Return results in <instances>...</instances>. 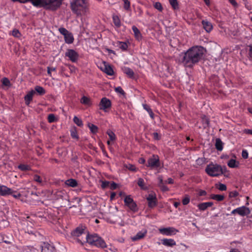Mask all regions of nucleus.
Segmentation results:
<instances>
[{
    "label": "nucleus",
    "mask_w": 252,
    "mask_h": 252,
    "mask_svg": "<svg viewBox=\"0 0 252 252\" xmlns=\"http://www.w3.org/2000/svg\"><path fill=\"white\" fill-rule=\"evenodd\" d=\"M205 52V49L201 46L189 48L184 53L182 63L186 67L191 68L202 59Z\"/></svg>",
    "instance_id": "f257e3e1"
},
{
    "label": "nucleus",
    "mask_w": 252,
    "mask_h": 252,
    "mask_svg": "<svg viewBox=\"0 0 252 252\" xmlns=\"http://www.w3.org/2000/svg\"><path fill=\"white\" fill-rule=\"evenodd\" d=\"M63 0H12L13 2L18 1L20 3H26L30 1L36 7H44L46 9L56 10L62 4Z\"/></svg>",
    "instance_id": "f03ea898"
},
{
    "label": "nucleus",
    "mask_w": 252,
    "mask_h": 252,
    "mask_svg": "<svg viewBox=\"0 0 252 252\" xmlns=\"http://www.w3.org/2000/svg\"><path fill=\"white\" fill-rule=\"evenodd\" d=\"M71 10L78 16L87 14L88 4L86 0H72L70 1Z\"/></svg>",
    "instance_id": "7ed1b4c3"
},
{
    "label": "nucleus",
    "mask_w": 252,
    "mask_h": 252,
    "mask_svg": "<svg viewBox=\"0 0 252 252\" xmlns=\"http://www.w3.org/2000/svg\"><path fill=\"white\" fill-rule=\"evenodd\" d=\"M86 239L87 243L91 246L101 249L106 248L107 246L104 240L96 234H87Z\"/></svg>",
    "instance_id": "20e7f679"
},
{
    "label": "nucleus",
    "mask_w": 252,
    "mask_h": 252,
    "mask_svg": "<svg viewBox=\"0 0 252 252\" xmlns=\"http://www.w3.org/2000/svg\"><path fill=\"white\" fill-rule=\"evenodd\" d=\"M205 172L210 177H218L223 174L221 166L218 164L212 162L207 165Z\"/></svg>",
    "instance_id": "39448f33"
},
{
    "label": "nucleus",
    "mask_w": 252,
    "mask_h": 252,
    "mask_svg": "<svg viewBox=\"0 0 252 252\" xmlns=\"http://www.w3.org/2000/svg\"><path fill=\"white\" fill-rule=\"evenodd\" d=\"M147 167L151 169H158L161 167V163L159 157L158 155L153 154L147 161V163L146 164Z\"/></svg>",
    "instance_id": "423d86ee"
},
{
    "label": "nucleus",
    "mask_w": 252,
    "mask_h": 252,
    "mask_svg": "<svg viewBox=\"0 0 252 252\" xmlns=\"http://www.w3.org/2000/svg\"><path fill=\"white\" fill-rule=\"evenodd\" d=\"M59 31L61 34L64 36V41L66 44H72L74 41L73 35L70 32L64 28H60Z\"/></svg>",
    "instance_id": "0eeeda50"
},
{
    "label": "nucleus",
    "mask_w": 252,
    "mask_h": 252,
    "mask_svg": "<svg viewBox=\"0 0 252 252\" xmlns=\"http://www.w3.org/2000/svg\"><path fill=\"white\" fill-rule=\"evenodd\" d=\"M98 107L100 110L107 112L111 107V102L109 99L103 97L100 99Z\"/></svg>",
    "instance_id": "6e6552de"
},
{
    "label": "nucleus",
    "mask_w": 252,
    "mask_h": 252,
    "mask_svg": "<svg viewBox=\"0 0 252 252\" xmlns=\"http://www.w3.org/2000/svg\"><path fill=\"white\" fill-rule=\"evenodd\" d=\"M65 56L68 57L72 63H76L79 58L78 53L73 49H67Z\"/></svg>",
    "instance_id": "1a4fd4ad"
},
{
    "label": "nucleus",
    "mask_w": 252,
    "mask_h": 252,
    "mask_svg": "<svg viewBox=\"0 0 252 252\" xmlns=\"http://www.w3.org/2000/svg\"><path fill=\"white\" fill-rule=\"evenodd\" d=\"M159 232L163 235L171 236L175 235L178 231L173 227H163L159 229Z\"/></svg>",
    "instance_id": "9d476101"
},
{
    "label": "nucleus",
    "mask_w": 252,
    "mask_h": 252,
    "mask_svg": "<svg viewBox=\"0 0 252 252\" xmlns=\"http://www.w3.org/2000/svg\"><path fill=\"white\" fill-rule=\"evenodd\" d=\"M147 200L148 203V206L150 208L156 207L158 203L156 194L154 193H150L147 197Z\"/></svg>",
    "instance_id": "9b49d317"
},
{
    "label": "nucleus",
    "mask_w": 252,
    "mask_h": 252,
    "mask_svg": "<svg viewBox=\"0 0 252 252\" xmlns=\"http://www.w3.org/2000/svg\"><path fill=\"white\" fill-rule=\"evenodd\" d=\"M41 252H56V249L52 245L47 242H43L40 246Z\"/></svg>",
    "instance_id": "f8f14e48"
},
{
    "label": "nucleus",
    "mask_w": 252,
    "mask_h": 252,
    "mask_svg": "<svg viewBox=\"0 0 252 252\" xmlns=\"http://www.w3.org/2000/svg\"><path fill=\"white\" fill-rule=\"evenodd\" d=\"M13 190L4 185H0V195L5 196L12 194Z\"/></svg>",
    "instance_id": "ddd939ff"
},
{
    "label": "nucleus",
    "mask_w": 252,
    "mask_h": 252,
    "mask_svg": "<svg viewBox=\"0 0 252 252\" xmlns=\"http://www.w3.org/2000/svg\"><path fill=\"white\" fill-rule=\"evenodd\" d=\"M238 214L240 215L241 216H245L250 214V209L246 207L245 206H243L242 207H240L238 208Z\"/></svg>",
    "instance_id": "4468645a"
},
{
    "label": "nucleus",
    "mask_w": 252,
    "mask_h": 252,
    "mask_svg": "<svg viewBox=\"0 0 252 252\" xmlns=\"http://www.w3.org/2000/svg\"><path fill=\"white\" fill-rule=\"evenodd\" d=\"M85 226H78L72 232V235L76 237L80 236V235L85 233Z\"/></svg>",
    "instance_id": "2eb2a0df"
},
{
    "label": "nucleus",
    "mask_w": 252,
    "mask_h": 252,
    "mask_svg": "<svg viewBox=\"0 0 252 252\" xmlns=\"http://www.w3.org/2000/svg\"><path fill=\"white\" fill-rule=\"evenodd\" d=\"M131 29L134 34V38L139 41H141L142 39V35L139 29L135 26H132Z\"/></svg>",
    "instance_id": "dca6fc26"
},
{
    "label": "nucleus",
    "mask_w": 252,
    "mask_h": 252,
    "mask_svg": "<svg viewBox=\"0 0 252 252\" xmlns=\"http://www.w3.org/2000/svg\"><path fill=\"white\" fill-rule=\"evenodd\" d=\"M213 205V202H205V203H200L197 205L198 209L201 211H205L208 207H211Z\"/></svg>",
    "instance_id": "f3484780"
},
{
    "label": "nucleus",
    "mask_w": 252,
    "mask_h": 252,
    "mask_svg": "<svg viewBox=\"0 0 252 252\" xmlns=\"http://www.w3.org/2000/svg\"><path fill=\"white\" fill-rule=\"evenodd\" d=\"M162 244L163 246L172 247L176 246V242L173 239L164 238L161 240Z\"/></svg>",
    "instance_id": "a211bd4d"
},
{
    "label": "nucleus",
    "mask_w": 252,
    "mask_h": 252,
    "mask_svg": "<svg viewBox=\"0 0 252 252\" xmlns=\"http://www.w3.org/2000/svg\"><path fill=\"white\" fill-rule=\"evenodd\" d=\"M147 233V230H146L145 229H142L141 231H139V232H138L136 235L134 236L132 238V239L134 241L140 240L142 238H143Z\"/></svg>",
    "instance_id": "6ab92c4d"
},
{
    "label": "nucleus",
    "mask_w": 252,
    "mask_h": 252,
    "mask_svg": "<svg viewBox=\"0 0 252 252\" xmlns=\"http://www.w3.org/2000/svg\"><path fill=\"white\" fill-rule=\"evenodd\" d=\"M35 94L34 90L29 91L27 95L25 96V103L27 105H29L32 100V97Z\"/></svg>",
    "instance_id": "aec40b11"
},
{
    "label": "nucleus",
    "mask_w": 252,
    "mask_h": 252,
    "mask_svg": "<svg viewBox=\"0 0 252 252\" xmlns=\"http://www.w3.org/2000/svg\"><path fill=\"white\" fill-rule=\"evenodd\" d=\"M104 68H101V70L106 73L108 75H113L114 70H113L111 65L107 64L105 62L104 63Z\"/></svg>",
    "instance_id": "412c9836"
},
{
    "label": "nucleus",
    "mask_w": 252,
    "mask_h": 252,
    "mask_svg": "<svg viewBox=\"0 0 252 252\" xmlns=\"http://www.w3.org/2000/svg\"><path fill=\"white\" fill-rule=\"evenodd\" d=\"M115 46L119 48L123 51H126L128 48V44L125 42L117 41L115 43Z\"/></svg>",
    "instance_id": "4be33fe9"
},
{
    "label": "nucleus",
    "mask_w": 252,
    "mask_h": 252,
    "mask_svg": "<svg viewBox=\"0 0 252 252\" xmlns=\"http://www.w3.org/2000/svg\"><path fill=\"white\" fill-rule=\"evenodd\" d=\"M210 198L217 201L220 202L224 200L225 196L221 194H211Z\"/></svg>",
    "instance_id": "5701e85b"
},
{
    "label": "nucleus",
    "mask_w": 252,
    "mask_h": 252,
    "mask_svg": "<svg viewBox=\"0 0 252 252\" xmlns=\"http://www.w3.org/2000/svg\"><path fill=\"white\" fill-rule=\"evenodd\" d=\"M202 24H203L205 30L207 32H210L212 30L213 26L210 22L203 21H202Z\"/></svg>",
    "instance_id": "b1692460"
},
{
    "label": "nucleus",
    "mask_w": 252,
    "mask_h": 252,
    "mask_svg": "<svg viewBox=\"0 0 252 252\" xmlns=\"http://www.w3.org/2000/svg\"><path fill=\"white\" fill-rule=\"evenodd\" d=\"M227 165L230 168H237L239 167V162L236 159H231L228 161Z\"/></svg>",
    "instance_id": "393cba45"
},
{
    "label": "nucleus",
    "mask_w": 252,
    "mask_h": 252,
    "mask_svg": "<svg viewBox=\"0 0 252 252\" xmlns=\"http://www.w3.org/2000/svg\"><path fill=\"white\" fill-rule=\"evenodd\" d=\"M223 143L220 139L218 138L216 140L215 147L216 149L219 151H221L223 149Z\"/></svg>",
    "instance_id": "a878e982"
},
{
    "label": "nucleus",
    "mask_w": 252,
    "mask_h": 252,
    "mask_svg": "<svg viewBox=\"0 0 252 252\" xmlns=\"http://www.w3.org/2000/svg\"><path fill=\"white\" fill-rule=\"evenodd\" d=\"M137 184L142 190H146L148 189V187L145 185L144 180L142 178L138 179Z\"/></svg>",
    "instance_id": "bb28decb"
},
{
    "label": "nucleus",
    "mask_w": 252,
    "mask_h": 252,
    "mask_svg": "<svg viewBox=\"0 0 252 252\" xmlns=\"http://www.w3.org/2000/svg\"><path fill=\"white\" fill-rule=\"evenodd\" d=\"M65 184L69 187H71L73 188L76 187L77 186V181L73 179H70L67 180L65 182Z\"/></svg>",
    "instance_id": "cd10ccee"
},
{
    "label": "nucleus",
    "mask_w": 252,
    "mask_h": 252,
    "mask_svg": "<svg viewBox=\"0 0 252 252\" xmlns=\"http://www.w3.org/2000/svg\"><path fill=\"white\" fill-rule=\"evenodd\" d=\"M34 91L37 92L39 95H43L45 94L44 89L40 86H36Z\"/></svg>",
    "instance_id": "c85d7f7f"
},
{
    "label": "nucleus",
    "mask_w": 252,
    "mask_h": 252,
    "mask_svg": "<svg viewBox=\"0 0 252 252\" xmlns=\"http://www.w3.org/2000/svg\"><path fill=\"white\" fill-rule=\"evenodd\" d=\"M106 134L109 136V140L111 141H115L117 139V137L115 133L110 129L107 130Z\"/></svg>",
    "instance_id": "c756f323"
},
{
    "label": "nucleus",
    "mask_w": 252,
    "mask_h": 252,
    "mask_svg": "<svg viewBox=\"0 0 252 252\" xmlns=\"http://www.w3.org/2000/svg\"><path fill=\"white\" fill-rule=\"evenodd\" d=\"M123 72L128 76L130 78H132L134 76V72L133 70L128 67H125L123 69Z\"/></svg>",
    "instance_id": "7c9ffc66"
},
{
    "label": "nucleus",
    "mask_w": 252,
    "mask_h": 252,
    "mask_svg": "<svg viewBox=\"0 0 252 252\" xmlns=\"http://www.w3.org/2000/svg\"><path fill=\"white\" fill-rule=\"evenodd\" d=\"M88 127L90 130H91V132L93 133L96 134L97 132L98 127L94 125L91 123H88Z\"/></svg>",
    "instance_id": "2f4dec72"
},
{
    "label": "nucleus",
    "mask_w": 252,
    "mask_h": 252,
    "mask_svg": "<svg viewBox=\"0 0 252 252\" xmlns=\"http://www.w3.org/2000/svg\"><path fill=\"white\" fill-rule=\"evenodd\" d=\"M70 134L72 138L74 139H78L79 137L76 127H74L70 129Z\"/></svg>",
    "instance_id": "473e14b6"
},
{
    "label": "nucleus",
    "mask_w": 252,
    "mask_h": 252,
    "mask_svg": "<svg viewBox=\"0 0 252 252\" xmlns=\"http://www.w3.org/2000/svg\"><path fill=\"white\" fill-rule=\"evenodd\" d=\"M113 18V24H114L115 27L119 28L121 26V22L119 17H112Z\"/></svg>",
    "instance_id": "72a5a7b5"
},
{
    "label": "nucleus",
    "mask_w": 252,
    "mask_h": 252,
    "mask_svg": "<svg viewBox=\"0 0 252 252\" xmlns=\"http://www.w3.org/2000/svg\"><path fill=\"white\" fill-rule=\"evenodd\" d=\"M73 122L78 126L82 127L83 126V123L82 120L76 116H75L73 118Z\"/></svg>",
    "instance_id": "f704fd0d"
},
{
    "label": "nucleus",
    "mask_w": 252,
    "mask_h": 252,
    "mask_svg": "<svg viewBox=\"0 0 252 252\" xmlns=\"http://www.w3.org/2000/svg\"><path fill=\"white\" fill-rule=\"evenodd\" d=\"M131 211L133 212H136L137 211V206L136 203L135 202H133L132 203L126 205Z\"/></svg>",
    "instance_id": "c9c22d12"
},
{
    "label": "nucleus",
    "mask_w": 252,
    "mask_h": 252,
    "mask_svg": "<svg viewBox=\"0 0 252 252\" xmlns=\"http://www.w3.org/2000/svg\"><path fill=\"white\" fill-rule=\"evenodd\" d=\"M18 169L21 171H29L30 167L25 164H20L18 165Z\"/></svg>",
    "instance_id": "e433bc0d"
},
{
    "label": "nucleus",
    "mask_w": 252,
    "mask_h": 252,
    "mask_svg": "<svg viewBox=\"0 0 252 252\" xmlns=\"http://www.w3.org/2000/svg\"><path fill=\"white\" fill-rule=\"evenodd\" d=\"M125 167L129 171H137L138 169L133 164H128L124 165Z\"/></svg>",
    "instance_id": "4c0bfd02"
},
{
    "label": "nucleus",
    "mask_w": 252,
    "mask_h": 252,
    "mask_svg": "<svg viewBox=\"0 0 252 252\" xmlns=\"http://www.w3.org/2000/svg\"><path fill=\"white\" fill-rule=\"evenodd\" d=\"M132 202H134V201L132 198L130 197L129 195H127L125 198H124V203L126 206L129 204L131 203Z\"/></svg>",
    "instance_id": "58836bf2"
},
{
    "label": "nucleus",
    "mask_w": 252,
    "mask_h": 252,
    "mask_svg": "<svg viewBox=\"0 0 252 252\" xmlns=\"http://www.w3.org/2000/svg\"><path fill=\"white\" fill-rule=\"evenodd\" d=\"M81 102L85 105H89L90 103V100L88 97L85 96V95H84L81 99Z\"/></svg>",
    "instance_id": "ea45409f"
},
{
    "label": "nucleus",
    "mask_w": 252,
    "mask_h": 252,
    "mask_svg": "<svg viewBox=\"0 0 252 252\" xmlns=\"http://www.w3.org/2000/svg\"><path fill=\"white\" fill-rule=\"evenodd\" d=\"M2 85H3L4 86L9 87L11 85V83L7 78L4 77L2 79Z\"/></svg>",
    "instance_id": "a19ab883"
},
{
    "label": "nucleus",
    "mask_w": 252,
    "mask_h": 252,
    "mask_svg": "<svg viewBox=\"0 0 252 252\" xmlns=\"http://www.w3.org/2000/svg\"><path fill=\"white\" fill-rule=\"evenodd\" d=\"M11 34L15 37L17 38H19L21 35V34L19 32V30L16 29H14L13 31L11 32Z\"/></svg>",
    "instance_id": "79ce46f5"
},
{
    "label": "nucleus",
    "mask_w": 252,
    "mask_h": 252,
    "mask_svg": "<svg viewBox=\"0 0 252 252\" xmlns=\"http://www.w3.org/2000/svg\"><path fill=\"white\" fill-rule=\"evenodd\" d=\"M170 4L174 9L178 8V3L177 0H169Z\"/></svg>",
    "instance_id": "37998d69"
},
{
    "label": "nucleus",
    "mask_w": 252,
    "mask_h": 252,
    "mask_svg": "<svg viewBox=\"0 0 252 252\" xmlns=\"http://www.w3.org/2000/svg\"><path fill=\"white\" fill-rule=\"evenodd\" d=\"M249 49L248 50V57L250 60H252V45L248 46Z\"/></svg>",
    "instance_id": "c03bdc74"
},
{
    "label": "nucleus",
    "mask_w": 252,
    "mask_h": 252,
    "mask_svg": "<svg viewBox=\"0 0 252 252\" xmlns=\"http://www.w3.org/2000/svg\"><path fill=\"white\" fill-rule=\"evenodd\" d=\"M218 189L220 191H225L227 189V187L225 184L220 183Z\"/></svg>",
    "instance_id": "a18cd8bd"
},
{
    "label": "nucleus",
    "mask_w": 252,
    "mask_h": 252,
    "mask_svg": "<svg viewBox=\"0 0 252 252\" xmlns=\"http://www.w3.org/2000/svg\"><path fill=\"white\" fill-rule=\"evenodd\" d=\"M48 120L50 123L54 122L56 121L55 115L53 114H49L48 117Z\"/></svg>",
    "instance_id": "49530a36"
},
{
    "label": "nucleus",
    "mask_w": 252,
    "mask_h": 252,
    "mask_svg": "<svg viewBox=\"0 0 252 252\" xmlns=\"http://www.w3.org/2000/svg\"><path fill=\"white\" fill-rule=\"evenodd\" d=\"M189 197L188 195H186L183 199L182 203L183 205H186L189 203Z\"/></svg>",
    "instance_id": "de8ad7c7"
},
{
    "label": "nucleus",
    "mask_w": 252,
    "mask_h": 252,
    "mask_svg": "<svg viewBox=\"0 0 252 252\" xmlns=\"http://www.w3.org/2000/svg\"><path fill=\"white\" fill-rule=\"evenodd\" d=\"M9 195H11L16 199H19L21 196V193L18 192L17 191H14V192L12 193V194H9Z\"/></svg>",
    "instance_id": "09e8293b"
},
{
    "label": "nucleus",
    "mask_w": 252,
    "mask_h": 252,
    "mask_svg": "<svg viewBox=\"0 0 252 252\" xmlns=\"http://www.w3.org/2000/svg\"><path fill=\"white\" fill-rule=\"evenodd\" d=\"M115 91L122 95H125V91L122 89L121 87L118 86L115 88Z\"/></svg>",
    "instance_id": "8fccbe9b"
},
{
    "label": "nucleus",
    "mask_w": 252,
    "mask_h": 252,
    "mask_svg": "<svg viewBox=\"0 0 252 252\" xmlns=\"http://www.w3.org/2000/svg\"><path fill=\"white\" fill-rule=\"evenodd\" d=\"M242 157L244 159H247L249 158V153L247 150H242Z\"/></svg>",
    "instance_id": "3c124183"
},
{
    "label": "nucleus",
    "mask_w": 252,
    "mask_h": 252,
    "mask_svg": "<svg viewBox=\"0 0 252 252\" xmlns=\"http://www.w3.org/2000/svg\"><path fill=\"white\" fill-rule=\"evenodd\" d=\"M110 182L109 181H103L101 184V187L103 189H105L109 187Z\"/></svg>",
    "instance_id": "603ef678"
},
{
    "label": "nucleus",
    "mask_w": 252,
    "mask_h": 252,
    "mask_svg": "<svg viewBox=\"0 0 252 252\" xmlns=\"http://www.w3.org/2000/svg\"><path fill=\"white\" fill-rule=\"evenodd\" d=\"M154 7L155 8H156L157 9H158L159 11H161L162 9V7L161 4L159 2H156L154 4Z\"/></svg>",
    "instance_id": "864d4df0"
},
{
    "label": "nucleus",
    "mask_w": 252,
    "mask_h": 252,
    "mask_svg": "<svg viewBox=\"0 0 252 252\" xmlns=\"http://www.w3.org/2000/svg\"><path fill=\"white\" fill-rule=\"evenodd\" d=\"M142 107L144 110H145L146 111H147L148 112V113H149L150 112H151L152 111L150 106L147 104H143Z\"/></svg>",
    "instance_id": "5fc2aeb1"
},
{
    "label": "nucleus",
    "mask_w": 252,
    "mask_h": 252,
    "mask_svg": "<svg viewBox=\"0 0 252 252\" xmlns=\"http://www.w3.org/2000/svg\"><path fill=\"white\" fill-rule=\"evenodd\" d=\"M109 186L111 190H115L117 188L118 185L116 183L112 182L109 184Z\"/></svg>",
    "instance_id": "6e6d98bb"
},
{
    "label": "nucleus",
    "mask_w": 252,
    "mask_h": 252,
    "mask_svg": "<svg viewBox=\"0 0 252 252\" xmlns=\"http://www.w3.org/2000/svg\"><path fill=\"white\" fill-rule=\"evenodd\" d=\"M124 2V8L125 9L127 10L130 6V2L128 0H123Z\"/></svg>",
    "instance_id": "4d7b16f0"
},
{
    "label": "nucleus",
    "mask_w": 252,
    "mask_h": 252,
    "mask_svg": "<svg viewBox=\"0 0 252 252\" xmlns=\"http://www.w3.org/2000/svg\"><path fill=\"white\" fill-rule=\"evenodd\" d=\"M153 136L154 139L156 140H159L161 138L160 135L159 134H158L157 132H154L153 134Z\"/></svg>",
    "instance_id": "13d9d810"
},
{
    "label": "nucleus",
    "mask_w": 252,
    "mask_h": 252,
    "mask_svg": "<svg viewBox=\"0 0 252 252\" xmlns=\"http://www.w3.org/2000/svg\"><path fill=\"white\" fill-rule=\"evenodd\" d=\"M68 66H69V68L70 69L71 73H75V71L76 70V68L75 67L74 65H71V64H68Z\"/></svg>",
    "instance_id": "bf43d9fd"
},
{
    "label": "nucleus",
    "mask_w": 252,
    "mask_h": 252,
    "mask_svg": "<svg viewBox=\"0 0 252 252\" xmlns=\"http://www.w3.org/2000/svg\"><path fill=\"white\" fill-rule=\"evenodd\" d=\"M33 180L34 181H36L39 183H41L42 182L40 177L38 175H35L33 176Z\"/></svg>",
    "instance_id": "052dcab7"
},
{
    "label": "nucleus",
    "mask_w": 252,
    "mask_h": 252,
    "mask_svg": "<svg viewBox=\"0 0 252 252\" xmlns=\"http://www.w3.org/2000/svg\"><path fill=\"white\" fill-rule=\"evenodd\" d=\"M244 132L247 134L252 135V129L248 128L245 129L244 130Z\"/></svg>",
    "instance_id": "680f3d73"
},
{
    "label": "nucleus",
    "mask_w": 252,
    "mask_h": 252,
    "mask_svg": "<svg viewBox=\"0 0 252 252\" xmlns=\"http://www.w3.org/2000/svg\"><path fill=\"white\" fill-rule=\"evenodd\" d=\"M164 183L165 184L167 183V184H173L174 183V181L172 178H169L167 179V181H164Z\"/></svg>",
    "instance_id": "e2e57ef3"
},
{
    "label": "nucleus",
    "mask_w": 252,
    "mask_h": 252,
    "mask_svg": "<svg viewBox=\"0 0 252 252\" xmlns=\"http://www.w3.org/2000/svg\"><path fill=\"white\" fill-rule=\"evenodd\" d=\"M207 194V192L203 190H200L198 192L199 196H205Z\"/></svg>",
    "instance_id": "0e129e2a"
},
{
    "label": "nucleus",
    "mask_w": 252,
    "mask_h": 252,
    "mask_svg": "<svg viewBox=\"0 0 252 252\" xmlns=\"http://www.w3.org/2000/svg\"><path fill=\"white\" fill-rule=\"evenodd\" d=\"M160 187L162 189V190L163 191H167L169 190V188L168 187H167L166 186H164V185H161Z\"/></svg>",
    "instance_id": "69168bd1"
},
{
    "label": "nucleus",
    "mask_w": 252,
    "mask_h": 252,
    "mask_svg": "<svg viewBox=\"0 0 252 252\" xmlns=\"http://www.w3.org/2000/svg\"><path fill=\"white\" fill-rule=\"evenodd\" d=\"M116 195V193L115 192H111L110 196V200H112L114 199L115 198Z\"/></svg>",
    "instance_id": "338daca9"
},
{
    "label": "nucleus",
    "mask_w": 252,
    "mask_h": 252,
    "mask_svg": "<svg viewBox=\"0 0 252 252\" xmlns=\"http://www.w3.org/2000/svg\"><path fill=\"white\" fill-rule=\"evenodd\" d=\"M139 162L141 164H144L145 162V159L143 158H141L139 159Z\"/></svg>",
    "instance_id": "774afa93"
}]
</instances>
